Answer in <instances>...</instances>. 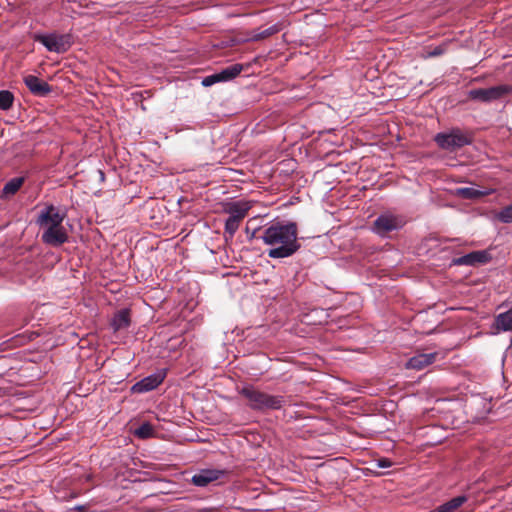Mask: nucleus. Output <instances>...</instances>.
<instances>
[{"mask_svg":"<svg viewBox=\"0 0 512 512\" xmlns=\"http://www.w3.org/2000/svg\"><path fill=\"white\" fill-rule=\"evenodd\" d=\"M438 356L437 352L431 353H418L411 357L407 363L406 368L414 370H422L427 366L433 364Z\"/></svg>","mask_w":512,"mask_h":512,"instance_id":"ddd939ff","label":"nucleus"},{"mask_svg":"<svg viewBox=\"0 0 512 512\" xmlns=\"http://www.w3.org/2000/svg\"><path fill=\"white\" fill-rule=\"evenodd\" d=\"M281 30V26L279 24H274L252 36V40L254 41H260L263 39H266L276 33H278Z\"/></svg>","mask_w":512,"mask_h":512,"instance_id":"412c9836","label":"nucleus"},{"mask_svg":"<svg viewBox=\"0 0 512 512\" xmlns=\"http://www.w3.org/2000/svg\"><path fill=\"white\" fill-rule=\"evenodd\" d=\"M164 378L165 373L161 372L149 375L135 383L131 390L133 393H145L154 390L164 381Z\"/></svg>","mask_w":512,"mask_h":512,"instance_id":"9b49d317","label":"nucleus"},{"mask_svg":"<svg viewBox=\"0 0 512 512\" xmlns=\"http://www.w3.org/2000/svg\"><path fill=\"white\" fill-rule=\"evenodd\" d=\"M393 465L392 461L388 458H380L377 460L376 466L378 468H390Z\"/></svg>","mask_w":512,"mask_h":512,"instance_id":"cd10ccee","label":"nucleus"},{"mask_svg":"<svg viewBox=\"0 0 512 512\" xmlns=\"http://www.w3.org/2000/svg\"><path fill=\"white\" fill-rule=\"evenodd\" d=\"M468 498L465 495H459L451 500L443 503L442 505L438 506L434 510H431L429 512H457L458 509L467 502Z\"/></svg>","mask_w":512,"mask_h":512,"instance_id":"dca6fc26","label":"nucleus"},{"mask_svg":"<svg viewBox=\"0 0 512 512\" xmlns=\"http://www.w3.org/2000/svg\"><path fill=\"white\" fill-rule=\"evenodd\" d=\"M512 93V85L502 84L489 88H477L469 91V98L484 103L502 99Z\"/></svg>","mask_w":512,"mask_h":512,"instance_id":"39448f33","label":"nucleus"},{"mask_svg":"<svg viewBox=\"0 0 512 512\" xmlns=\"http://www.w3.org/2000/svg\"><path fill=\"white\" fill-rule=\"evenodd\" d=\"M154 433V429H153V426L148 423V422H144L142 423L136 430H135V435L141 439H146V438H149L153 435Z\"/></svg>","mask_w":512,"mask_h":512,"instance_id":"5701e85b","label":"nucleus"},{"mask_svg":"<svg viewBox=\"0 0 512 512\" xmlns=\"http://www.w3.org/2000/svg\"><path fill=\"white\" fill-rule=\"evenodd\" d=\"M23 81L34 96L45 97L52 92V87L35 75H26Z\"/></svg>","mask_w":512,"mask_h":512,"instance_id":"9d476101","label":"nucleus"},{"mask_svg":"<svg viewBox=\"0 0 512 512\" xmlns=\"http://www.w3.org/2000/svg\"><path fill=\"white\" fill-rule=\"evenodd\" d=\"M446 51L445 45H439L435 47L432 51L428 52L429 57H437L442 55Z\"/></svg>","mask_w":512,"mask_h":512,"instance_id":"bb28decb","label":"nucleus"},{"mask_svg":"<svg viewBox=\"0 0 512 512\" xmlns=\"http://www.w3.org/2000/svg\"><path fill=\"white\" fill-rule=\"evenodd\" d=\"M243 70V65L241 64H233L221 70L218 75L220 81H229L237 77Z\"/></svg>","mask_w":512,"mask_h":512,"instance_id":"6ab92c4d","label":"nucleus"},{"mask_svg":"<svg viewBox=\"0 0 512 512\" xmlns=\"http://www.w3.org/2000/svg\"><path fill=\"white\" fill-rule=\"evenodd\" d=\"M42 241L53 247H58L67 242L68 234L63 225L48 227L44 230Z\"/></svg>","mask_w":512,"mask_h":512,"instance_id":"1a4fd4ad","label":"nucleus"},{"mask_svg":"<svg viewBox=\"0 0 512 512\" xmlns=\"http://www.w3.org/2000/svg\"><path fill=\"white\" fill-rule=\"evenodd\" d=\"M435 143L439 148L455 152L472 143V135L459 128H453L448 132H441L435 135Z\"/></svg>","mask_w":512,"mask_h":512,"instance_id":"7ed1b4c3","label":"nucleus"},{"mask_svg":"<svg viewBox=\"0 0 512 512\" xmlns=\"http://www.w3.org/2000/svg\"><path fill=\"white\" fill-rule=\"evenodd\" d=\"M33 39L41 43L50 52L65 53L72 46V36L70 34L52 33L49 35L34 34Z\"/></svg>","mask_w":512,"mask_h":512,"instance_id":"20e7f679","label":"nucleus"},{"mask_svg":"<svg viewBox=\"0 0 512 512\" xmlns=\"http://www.w3.org/2000/svg\"><path fill=\"white\" fill-rule=\"evenodd\" d=\"M24 177H15L9 180L3 187L2 194L4 196H11L16 194L24 184Z\"/></svg>","mask_w":512,"mask_h":512,"instance_id":"aec40b11","label":"nucleus"},{"mask_svg":"<svg viewBox=\"0 0 512 512\" xmlns=\"http://www.w3.org/2000/svg\"><path fill=\"white\" fill-rule=\"evenodd\" d=\"M241 221L229 216L225 222V233H228L232 237L238 230Z\"/></svg>","mask_w":512,"mask_h":512,"instance_id":"393cba45","label":"nucleus"},{"mask_svg":"<svg viewBox=\"0 0 512 512\" xmlns=\"http://www.w3.org/2000/svg\"><path fill=\"white\" fill-rule=\"evenodd\" d=\"M494 327L498 331H512V310L498 314L494 320Z\"/></svg>","mask_w":512,"mask_h":512,"instance_id":"a211bd4d","label":"nucleus"},{"mask_svg":"<svg viewBox=\"0 0 512 512\" xmlns=\"http://www.w3.org/2000/svg\"><path fill=\"white\" fill-rule=\"evenodd\" d=\"M497 220H499L502 223L508 224L512 223V203L504 208H502L497 214H496Z\"/></svg>","mask_w":512,"mask_h":512,"instance_id":"b1692460","label":"nucleus"},{"mask_svg":"<svg viewBox=\"0 0 512 512\" xmlns=\"http://www.w3.org/2000/svg\"><path fill=\"white\" fill-rule=\"evenodd\" d=\"M217 82H221L218 73L205 77L202 81L204 86H211Z\"/></svg>","mask_w":512,"mask_h":512,"instance_id":"a878e982","label":"nucleus"},{"mask_svg":"<svg viewBox=\"0 0 512 512\" xmlns=\"http://www.w3.org/2000/svg\"><path fill=\"white\" fill-rule=\"evenodd\" d=\"M239 394L247 400V405L254 411L279 410L286 404L284 396L270 395L253 385L244 386L239 390Z\"/></svg>","mask_w":512,"mask_h":512,"instance_id":"f03ea898","label":"nucleus"},{"mask_svg":"<svg viewBox=\"0 0 512 512\" xmlns=\"http://www.w3.org/2000/svg\"><path fill=\"white\" fill-rule=\"evenodd\" d=\"M14 102V95L8 90L0 91V109L8 110L12 107Z\"/></svg>","mask_w":512,"mask_h":512,"instance_id":"4be33fe9","label":"nucleus"},{"mask_svg":"<svg viewBox=\"0 0 512 512\" xmlns=\"http://www.w3.org/2000/svg\"><path fill=\"white\" fill-rule=\"evenodd\" d=\"M491 254L487 250H478L455 258L453 263L458 266H478L491 260Z\"/></svg>","mask_w":512,"mask_h":512,"instance_id":"0eeeda50","label":"nucleus"},{"mask_svg":"<svg viewBox=\"0 0 512 512\" xmlns=\"http://www.w3.org/2000/svg\"><path fill=\"white\" fill-rule=\"evenodd\" d=\"M225 474L224 470L204 469L192 477V483L198 487H205L211 482L219 480Z\"/></svg>","mask_w":512,"mask_h":512,"instance_id":"f8f14e48","label":"nucleus"},{"mask_svg":"<svg viewBox=\"0 0 512 512\" xmlns=\"http://www.w3.org/2000/svg\"><path fill=\"white\" fill-rule=\"evenodd\" d=\"M131 318L130 311L128 309H122L115 313L111 326L115 332L126 329L130 326Z\"/></svg>","mask_w":512,"mask_h":512,"instance_id":"4468645a","label":"nucleus"},{"mask_svg":"<svg viewBox=\"0 0 512 512\" xmlns=\"http://www.w3.org/2000/svg\"><path fill=\"white\" fill-rule=\"evenodd\" d=\"M64 218L65 214H60L55 206L49 205L39 214L37 223L47 229L62 225Z\"/></svg>","mask_w":512,"mask_h":512,"instance_id":"6e6552de","label":"nucleus"},{"mask_svg":"<svg viewBox=\"0 0 512 512\" xmlns=\"http://www.w3.org/2000/svg\"><path fill=\"white\" fill-rule=\"evenodd\" d=\"M297 235L296 223H275L263 231L261 239L265 244L272 246L268 250V256L278 259L290 257L299 250L300 244L297 241Z\"/></svg>","mask_w":512,"mask_h":512,"instance_id":"f257e3e1","label":"nucleus"},{"mask_svg":"<svg viewBox=\"0 0 512 512\" xmlns=\"http://www.w3.org/2000/svg\"><path fill=\"white\" fill-rule=\"evenodd\" d=\"M402 225L403 221L400 217L392 214H382L374 221L373 230L377 234L384 236L393 230L401 228Z\"/></svg>","mask_w":512,"mask_h":512,"instance_id":"423d86ee","label":"nucleus"},{"mask_svg":"<svg viewBox=\"0 0 512 512\" xmlns=\"http://www.w3.org/2000/svg\"><path fill=\"white\" fill-rule=\"evenodd\" d=\"M99 174L101 176V179H104V173L102 171H99Z\"/></svg>","mask_w":512,"mask_h":512,"instance_id":"c85d7f7f","label":"nucleus"},{"mask_svg":"<svg viewBox=\"0 0 512 512\" xmlns=\"http://www.w3.org/2000/svg\"><path fill=\"white\" fill-rule=\"evenodd\" d=\"M494 192V189L479 190L472 187H463L457 189V195L463 199L475 200L488 196Z\"/></svg>","mask_w":512,"mask_h":512,"instance_id":"2eb2a0df","label":"nucleus"},{"mask_svg":"<svg viewBox=\"0 0 512 512\" xmlns=\"http://www.w3.org/2000/svg\"><path fill=\"white\" fill-rule=\"evenodd\" d=\"M250 208L251 206L247 202H233L226 208V212L232 218L242 221L246 217Z\"/></svg>","mask_w":512,"mask_h":512,"instance_id":"f3484780","label":"nucleus"}]
</instances>
